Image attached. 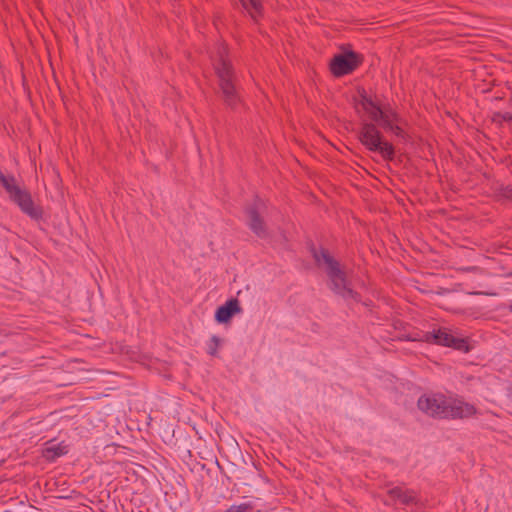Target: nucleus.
I'll return each instance as SVG.
<instances>
[{"label": "nucleus", "instance_id": "nucleus-1", "mask_svg": "<svg viewBox=\"0 0 512 512\" xmlns=\"http://www.w3.org/2000/svg\"><path fill=\"white\" fill-rule=\"evenodd\" d=\"M212 58L222 98L227 106L235 109L240 103V95L237 88L235 73L229 59L227 58L226 47L223 44L219 45L216 55Z\"/></svg>", "mask_w": 512, "mask_h": 512}, {"label": "nucleus", "instance_id": "nucleus-2", "mask_svg": "<svg viewBox=\"0 0 512 512\" xmlns=\"http://www.w3.org/2000/svg\"><path fill=\"white\" fill-rule=\"evenodd\" d=\"M313 257L319 267L325 268L330 289L345 299H355L356 293L350 288L346 273L341 269L339 262L325 249L313 250Z\"/></svg>", "mask_w": 512, "mask_h": 512}, {"label": "nucleus", "instance_id": "nucleus-3", "mask_svg": "<svg viewBox=\"0 0 512 512\" xmlns=\"http://www.w3.org/2000/svg\"><path fill=\"white\" fill-rule=\"evenodd\" d=\"M359 105L369 115L370 119L380 127L393 132L397 136H403L400 118L392 108L381 109L366 95H361Z\"/></svg>", "mask_w": 512, "mask_h": 512}, {"label": "nucleus", "instance_id": "nucleus-4", "mask_svg": "<svg viewBox=\"0 0 512 512\" xmlns=\"http://www.w3.org/2000/svg\"><path fill=\"white\" fill-rule=\"evenodd\" d=\"M0 182L9 194L10 199L31 219L38 220L42 217V209L37 206L30 193L16 184L12 176H6L0 172Z\"/></svg>", "mask_w": 512, "mask_h": 512}, {"label": "nucleus", "instance_id": "nucleus-5", "mask_svg": "<svg viewBox=\"0 0 512 512\" xmlns=\"http://www.w3.org/2000/svg\"><path fill=\"white\" fill-rule=\"evenodd\" d=\"M360 141L370 151L379 152L384 158H392L394 150L391 144L384 141L380 131L373 123H364L359 133Z\"/></svg>", "mask_w": 512, "mask_h": 512}, {"label": "nucleus", "instance_id": "nucleus-6", "mask_svg": "<svg viewBox=\"0 0 512 512\" xmlns=\"http://www.w3.org/2000/svg\"><path fill=\"white\" fill-rule=\"evenodd\" d=\"M448 399L439 393H429L422 395L417 402L418 408L425 414L445 418Z\"/></svg>", "mask_w": 512, "mask_h": 512}, {"label": "nucleus", "instance_id": "nucleus-7", "mask_svg": "<svg viewBox=\"0 0 512 512\" xmlns=\"http://www.w3.org/2000/svg\"><path fill=\"white\" fill-rule=\"evenodd\" d=\"M423 337L424 340L428 343L453 347L461 351L469 350L468 345L464 339L453 336L446 328H440L432 332H426Z\"/></svg>", "mask_w": 512, "mask_h": 512}, {"label": "nucleus", "instance_id": "nucleus-8", "mask_svg": "<svg viewBox=\"0 0 512 512\" xmlns=\"http://www.w3.org/2000/svg\"><path fill=\"white\" fill-rule=\"evenodd\" d=\"M360 56L352 51L337 54L330 63V69L335 76H342L351 73L358 67Z\"/></svg>", "mask_w": 512, "mask_h": 512}, {"label": "nucleus", "instance_id": "nucleus-9", "mask_svg": "<svg viewBox=\"0 0 512 512\" xmlns=\"http://www.w3.org/2000/svg\"><path fill=\"white\" fill-rule=\"evenodd\" d=\"M264 210V203L261 199H256L251 207L247 209L248 226L260 238L268 235L265 223L260 217Z\"/></svg>", "mask_w": 512, "mask_h": 512}, {"label": "nucleus", "instance_id": "nucleus-10", "mask_svg": "<svg viewBox=\"0 0 512 512\" xmlns=\"http://www.w3.org/2000/svg\"><path fill=\"white\" fill-rule=\"evenodd\" d=\"M445 418L464 419L469 418L477 413L476 408L460 399H448Z\"/></svg>", "mask_w": 512, "mask_h": 512}, {"label": "nucleus", "instance_id": "nucleus-11", "mask_svg": "<svg viewBox=\"0 0 512 512\" xmlns=\"http://www.w3.org/2000/svg\"><path fill=\"white\" fill-rule=\"evenodd\" d=\"M388 495L395 500H398L403 505H415L420 504L418 495L413 490H404L400 487H393L388 490Z\"/></svg>", "mask_w": 512, "mask_h": 512}, {"label": "nucleus", "instance_id": "nucleus-12", "mask_svg": "<svg viewBox=\"0 0 512 512\" xmlns=\"http://www.w3.org/2000/svg\"><path fill=\"white\" fill-rule=\"evenodd\" d=\"M240 311L239 301L237 299H230L216 310L215 319L219 323H226L234 314Z\"/></svg>", "mask_w": 512, "mask_h": 512}, {"label": "nucleus", "instance_id": "nucleus-13", "mask_svg": "<svg viewBox=\"0 0 512 512\" xmlns=\"http://www.w3.org/2000/svg\"><path fill=\"white\" fill-rule=\"evenodd\" d=\"M243 9L250 15L255 21L262 14V2L261 0H240Z\"/></svg>", "mask_w": 512, "mask_h": 512}, {"label": "nucleus", "instance_id": "nucleus-14", "mask_svg": "<svg viewBox=\"0 0 512 512\" xmlns=\"http://www.w3.org/2000/svg\"><path fill=\"white\" fill-rule=\"evenodd\" d=\"M66 452L67 451L65 446H62L60 444H52L47 446L46 449L44 450V457L49 461H53L57 457L64 455Z\"/></svg>", "mask_w": 512, "mask_h": 512}, {"label": "nucleus", "instance_id": "nucleus-15", "mask_svg": "<svg viewBox=\"0 0 512 512\" xmlns=\"http://www.w3.org/2000/svg\"><path fill=\"white\" fill-rule=\"evenodd\" d=\"M225 512H261L260 509H256L253 502H244L239 505H232Z\"/></svg>", "mask_w": 512, "mask_h": 512}, {"label": "nucleus", "instance_id": "nucleus-16", "mask_svg": "<svg viewBox=\"0 0 512 512\" xmlns=\"http://www.w3.org/2000/svg\"><path fill=\"white\" fill-rule=\"evenodd\" d=\"M220 338L217 336H212L209 343H208V354L215 356L217 354V349L220 345Z\"/></svg>", "mask_w": 512, "mask_h": 512}, {"label": "nucleus", "instance_id": "nucleus-17", "mask_svg": "<svg viewBox=\"0 0 512 512\" xmlns=\"http://www.w3.org/2000/svg\"><path fill=\"white\" fill-rule=\"evenodd\" d=\"M511 312H512V305H511Z\"/></svg>", "mask_w": 512, "mask_h": 512}]
</instances>
